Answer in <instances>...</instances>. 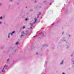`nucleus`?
I'll list each match as a JSON object with an SVG mask.
<instances>
[{
	"mask_svg": "<svg viewBox=\"0 0 74 74\" xmlns=\"http://www.w3.org/2000/svg\"><path fill=\"white\" fill-rule=\"evenodd\" d=\"M15 33V31H14L13 32H12L11 34H10V33L9 34H8V38H10V35H11V36H12V34H13V33Z\"/></svg>",
	"mask_w": 74,
	"mask_h": 74,
	"instance_id": "obj_1",
	"label": "nucleus"
},
{
	"mask_svg": "<svg viewBox=\"0 0 74 74\" xmlns=\"http://www.w3.org/2000/svg\"><path fill=\"white\" fill-rule=\"evenodd\" d=\"M21 34L22 35H21V37H22L23 36H24V35H25L26 34H25V33H24V32H23L21 33Z\"/></svg>",
	"mask_w": 74,
	"mask_h": 74,
	"instance_id": "obj_2",
	"label": "nucleus"
},
{
	"mask_svg": "<svg viewBox=\"0 0 74 74\" xmlns=\"http://www.w3.org/2000/svg\"><path fill=\"white\" fill-rule=\"evenodd\" d=\"M7 65H5L4 66L3 68H5L6 69H7Z\"/></svg>",
	"mask_w": 74,
	"mask_h": 74,
	"instance_id": "obj_3",
	"label": "nucleus"
},
{
	"mask_svg": "<svg viewBox=\"0 0 74 74\" xmlns=\"http://www.w3.org/2000/svg\"><path fill=\"white\" fill-rule=\"evenodd\" d=\"M36 21H37V19L35 18V21H34V23H36Z\"/></svg>",
	"mask_w": 74,
	"mask_h": 74,
	"instance_id": "obj_4",
	"label": "nucleus"
},
{
	"mask_svg": "<svg viewBox=\"0 0 74 74\" xmlns=\"http://www.w3.org/2000/svg\"><path fill=\"white\" fill-rule=\"evenodd\" d=\"M43 32H42L41 33H39V34H43Z\"/></svg>",
	"mask_w": 74,
	"mask_h": 74,
	"instance_id": "obj_5",
	"label": "nucleus"
},
{
	"mask_svg": "<svg viewBox=\"0 0 74 74\" xmlns=\"http://www.w3.org/2000/svg\"><path fill=\"white\" fill-rule=\"evenodd\" d=\"M4 68L2 69V72H3V73L4 72Z\"/></svg>",
	"mask_w": 74,
	"mask_h": 74,
	"instance_id": "obj_6",
	"label": "nucleus"
},
{
	"mask_svg": "<svg viewBox=\"0 0 74 74\" xmlns=\"http://www.w3.org/2000/svg\"><path fill=\"white\" fill-rule=\"evenodd\" d=\"M19 44V42H17L16 43V45H18Z\"/></svg>",
	"mask_w": 74,
	"mask_h": 74,
	"instance_id": "obj_7",
	"label": "nucleus"
},
{
	"mask_svg": "<svg viewBox=\"0 0 74 74\" xmlns=\"http://www.w3.org/2000/svg\"><path fill=\"white\" fill-rule=\"evenodd\" d=\"M63 60H62V63H60V64H63Z\"/></svg>",
	"mask_w": 74,
	"mask_h": 74,
	"instance_id": "obj_8",
	"label": "nucleus"
},
{
	"mask_svg": "<svg viewBox=\"0 0 74 74\" xmlns=\"http://www.w3.org/2000/svg\"><path fill=\"white\" fill-rule=\"evenodd\" d=\"M30 26H31V27H32V26H33V24L30 23Z\"/></svg>",
	"mask_w": 74,
	"mask_h": 74,
	"instance_id": "obj_9",
	"label": "nucleus"
},
{
	"mask_svg": "<svg viewBox=\"0 0 74 74\" xmlns=\"http://www.w3.org/2000/svg\"><path fill=\"white\" fill-rule=\"evenodd\" d=\"M27 20H28V18H26L25 19V21H27Z\"/></svg>",
	"mask_w": 74,
	"mask_h": 74,
	"instance_id": "obj_10",
	"label": "nucleus"
},
{
	"mask_svg": "<svg viewBox=\"0 0 74 74\" xmlns=\"http://www.w3.org/2000/svg\"><path fill=\"white\" fill-rule=\"evenodd\" d=\"M2 17H0V19H2Z\"/></svg>",
	"mask_w": 74,
	"mask_h": 74,
	"instance_id": "obj_11",
	"label": "nucleus"
},
{
	"mask_svg": "<svg viewBox=\"0 0 74 74\" xmlns=\"http://www.w3.org/2000/svg\"><path fill=\"white\" fill-rule=\"evenodd\" d=\"M38 16H39V14H38V17H37V18H38Z\"/></svg>",
	"mask_w": 74,
	"mask_h": 74,
	"instance_id": "obj_12",
	"label": "nucleus"
},
{
	"mask_svg": "<svg viewBox=\"0 0 74 74\" xmlns=\"http://www.w3.org/2000/svg\"><path fill=\"white\" fill-rule=\"evenodd\" d=\"M9 59H8L7 60V62H8V60H9Z\"/></svg>",
	"mask_w": 74,
	"mask_h": 74,
	"instance_id": "obj_13",
	"label": "nucleus"
},
{
	"mask_svg": "<svg viewBox=\"0 0 74 74\" xmlns=\"http://www.w3.org/2000/svg\"><path fill=\"white\" fill-rule=\"evenodd\" d=\"M23 29H25V27H23Z\"/></svg>",
	"mask_w": 74,
	"mask_h": 74,
	"instance_id": "obj_14",
	"label": "nucleus"
},
{
	"mask_svg": "<svg viewBox=\"0 0 74 74\" xmlns=\"http://www.w3.org/2000/svg\"><path fill=\"white\" fill-rule=\"evenodd\" d=\"M37 37V36H34L33 37Z\"/></svg>",
	"mask_w": 74,
	"mask_h": 74,
	"instance_id": "obj_15",
	"label": "nucleus"
},
{
	"mask_svg": "<svg viewBox=\"0 0 74 74\" xmlns=\"http://www.w3.org/2000/svg\"><path fill=\"white\" fill-rule=\"evenodd\" d=\"M72 63H74V61H72Z\"/></svg>",
	"mask_w": 74,
	"mask_h": 74,
	"instance_id": "obj_16",
	"label": "nucleus"
},
{
	"mask_svg": "<svg viewBox=\"0 0 74 74\" xmlns=\"http://www.w3.org/2000/svg\"><path fill=\"white\" fill-rule=\"evenodd\" d=\"M32 27H30V29H32Z\"/></svg>",
	"mask_w": 74,
	"mask_h": 74,
	"instance_id": "obj_17",
	"label": "nucleus"
},
{
	"mask_svg": "<svg viewBox=\"0 0 74 74\" xmlns=\"http://www.w3.org/2000/svg\"><path fill=\"white\" fill-rule=\"evenodd\" d=\"M41 14V13H39V15H40Z\"/></svg>",
	"mask_w": 74,
	"mask_h": 74,
	"instance_id": "obj_18",
	"label": "nucleus"
},
{
	"mask_svg": "<svg viewBox=\"0 0 74 74\" xmlns=\"http://www.w3.org/2000/svg\"><path fill=\"white\" fill-rule=\"evenodd\" d=\"M1 22H0V24H1Z\"/></svg>",
	"mask_w": 74,
	"mask_h": 74,
	"instance_id": "obj_19",
	"label": "nucleus"
},
{
	"mask_svg": "<svg viewBox=\"0 0 74 74\" xmlns=\"http://www.w3.org/2000/svg\"><path fill=\"white\" fill-rule=\"evenodd\" d=\"M62 74H64V73H63Z\"/></svg>",
	"mask_w": 74,
	"mask_h": 74,
	"instance_id": "obj_20",
	"label": "nucleus"
},
{
	"mask_svg": "<svg viewBox=\"0 0 74 74\" xmlns=\"http://www.w3.org/2000/svg\"><path fill=\"white\" fill-rule=\"evenodd\" d=\"M10 1H12V0H10Z\"/></svg>",
	"mask_w": 74,
	"mask_h": 74,
	"instance_id": "obj_21",
	"label": "nucleus"
},
{
	"mask_svg": "<svg viewBox=\"0 0 74 74\" xmlns=\"http://www.w3.org/2000/svg\"><path fill=\"white\" fill-rule=\"evenodd\" d=\"M50 5H51V3H50Z\"/></svg>",
	"mask_w": 74,
	"mask_h": 74,
	"instance_id": "obj_22",
	"label": "nucleus"
},
{
	"mask_svg": "<svg viewBox=\"0 0 74 74\" xmlns=\"http://www.w3.org/2000/svg\"><path fill=\"white\" fill-rule=\"evenodd\" d=\"M0 5H1V4H0Z\"/></svg>",
	"mask_w": 74,
	"mask_h": 74,
	"instance_id": "obj_23",
	"label": "nucleus"
},
{
	"mask_svg": "<svg viewBox=\"0 0 74 74\" xmlns=\"http://www.w3.org/2000/svg\"><path fill=\"white\" fill-rule=\"evenodd\" d=\"M36 54H37V53H36Z\"/></svg>",
	"mask_w": 74,
	"mask_h": 74,
	"instance_id": "obj_24",
	"label": "nucleus"
},
{
	"mask_svg": "<svg viewBox=\"0 0 74 74\" xmlns=\"http://www.w3.org/2000/svg\"><path fill=\"white\" fill-rule=\"evenodd\" d=\"M69 36H70V35H69Z\"/></svg>",
	"mask_w": 74,
	"mask_h": 74,
	"instance_id": "obj_25",
	"label": "nucleus"
}]
</instances>
